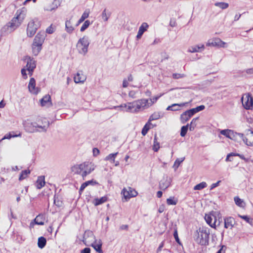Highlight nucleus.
<instances>
[{
	"instance_id": "nucleus-2",
	"label": "nucleus",
	"mask_w": 253,
	"mask_h": 253,
	"mask_svg": "<svg viewBox=\"0 0 253 253\" xmlns=\"http://www.w3.org/2000/svg\"><path fill=\"white\" fill-rule=\"evenodd\" d=\"M210 231L211 229L208 227H200L194 234L195 241L202 246L209 245Z\"/></svg>"
},
{
	"instance_id": "nucleus-51",
	"label": "nucleus",
	"mask_w": 253,
	"mask_h": 253,
	"mask_svg": "<svg viewBox=\"0 0 253 253\" xmlns=\"http://www.w3.org/2000/svg\"><path fill=\"white\" fill-rule=\"evenodd\" d=\"M173 237L175 240V241L179 244L181 245V243L178 238V232L177 229H175L173 233Z\"/></svg>"
},
{
	"instance_id": "nucleus-19",
	"label": "nucleus",
	"mask_w": 253,
	"mask_h": 253,
	"mask_svg": "<svg viewBox=\"0 0 253 253\" xmlns=\"http://www.w3.org/2000/svg\"><path fill=\"white\" fill-rule=\"evenodd\" d=\"M28 88L30 92L35 94L38 93V88L37 89H36V81L34 78H32L30 79Z\"/></svg>"
},
{
	"instance_id": "nucleus-56",
	"label": "nucleus",
	"mask_w": 253,
	"mask_h": 253,
	"mask_svg": "<svg viewBox=\"0 0 253 253\" xmlns=\"http://www.w3.org/2000/svg\"><path fill=\"white\" fill-rule=\"evenodd\" d=\"M54 204L58 207H61L62 205V202L59 200H56V199L55 198V197H54Z\"/></svg>"
},
{
	"instance_id": "nucleus-8",
	"label": "nucleus",
	"mask_w": 253,
	"mask_h": 253,
	"mask_svg": "<svg viewBox=\"0 0 253 253\" xmlns=\"http://www.w3.org/2000/svg\"><path fill=\"white\" fill-rule=\"evenodd\" d=\"M226 43L219 38H214L208 40L207 46L217 47H224Z\"/></svg>"
},
{
	"instance_id": "nucleus-21",
	"label": "nucleus",
	"mask_w": 253,
	"mask_h": 253,
	"mask_svg": "<svg viewBox=\"0 0 253 253\" xmlns=\"http://www.w3.org/2000/svg\"><path fill=\"white\" fill-rule=\"evenodd\" d=\"M205 48L204 44L197 45L195 46H191L189 48L188 51L189 52H201L202 50Z\"/></svg>"
},
{
	"instance_id": "nucleus-28",
	"label": "nucleus",
	"mask_w": 253,
	"mask_h": 253,
	"mask_svg": "<svg viewBox=\"0 0 253 253\" xmlns=\"http://www.w3.org/2000/svg\"><path fill=\"white\" fill-rule=\"evenodd\" d=\"M107 200V197L106 196L102 197L100 198H95L94 200L93 204L94 206H97L105 203Z\"/></svg>"
},
{
	"instance_id": "nucleus-22",
	"label": "nucleus",
	"mask_w": 253,
	"mask_h": 253,
	"mask_svg": "<svg viewBox=\"0 0 253 253\" xmlns=\"http://www.w3.org/2000/svg\"><path fill=\"white\" fill-rule=\"evenodd\" d=\"M72 24L73 23L72 22L71 19L66 20L65 22V30L69 34L72 33L75 30V28L73 26Z\"/></svg>"
},
{
	"instance_id": "nucleus-38",
	"label": "nucleus",
	"mask_w": 253,
	"mask_h": 253,
	"mask_svg": "<svg viewBox=\"0 0 253 253\" xmlns=\"http://www.w3.org/2000/svg\"><path fill=\"white\" fill-rule=\"evenodd\" d=\"M207 186V184L205 182H202L197 185L194 187V190H201Z\"/></svg>"
},
{
	"instance_id": "nucleus-63",
	"label": "nucleus",
	"mask_w": 253,
	"mask_h": 253,
	"mask_svg": "<svg viewBox=\"0 0 253 253\" xmlns=\"http://www.w3.org/2000/svg\"><path fill=\"white\" fill-rule=\"evenodd\" d=\"M93 155L94 156H97L99 154V150L96 148H94L93 149Z\"/></svg>"
},
{
	"instance_id": "nucleus-31",
	"label": "nucleus",
	"mask_w": 253,
	"mask_h": 253,
	"mask_svg": "<svg viewBox=\"0 0 253 253\" xmlns=\"http://www.w3.org/2000/svg\"><path fill=\"white\" fill-rule=\"evenodd\" d=\"M85 165L84 164H80L79 165L75 166L72 168V171L75 173L80 174L82 171L84 169Z\"/></svg>"
},
{
	"instance_id": "nucleus-36",
	"label": "nucleus",
	"mask_w": 253,
	"mask_h": 253,
	"mask_svg": "<svg viewBox=\"0 0 253 253\" xmlns=\"http://www.w3.org/2000/svg\"><path fill=\"white\" fill-rule=\"evenodd\" d=\"M239 137L240 138H241L243 141L248 146H252V143L251 141H248V138H247L244 136V135L243 133H238L237 132V137Z\"/></svg>"
},
{
	"instance_id": "nucleus-32",
	"label": "nucleus",
	"mask_w": 253,
	"mask_h": 253,
	"mask_svg": "<svg viewBox=\"0 0 253 253\" xmlns=\"http://www.w3.org/2000/svg\"><path fill=\"white\" fill-rule=\"evenodd\" d=\"M152 124L148 121L143 126L141 130V133L142 135L145 136L148 132V130L150 128V126Z\"/></svg>"
},
{
	"instance_id": "nucleus-41",
	"label": "nucleus",
	"mask_w": 253,
	"mask_h": 253,
	"mask_svg": "<svg viewBox=\"0 0 253 253\" xmlns=\"http://www.w3.org/2000/svg\"><path fill=\"white\" fill-rule=\"evenodd\" d=\"M184 157L177 159L174 162L173 168L176 170L178 168L180 164L184 160Z\"/></svg>"
},
{
	"instance_id": "nucleus-37",
	"label": "nucleus",
	"mask_w": 253,
	"mask_h": 253,
	"mask_svg": "<svg viewBox=\"0 0 253 253\" xmlns=\"http://www.w3.org/2000/svg\"><path fill=\"white\" fill-rule=\"evenodd\" d=\"M30 172L31 171L29 169L22 170L19 175V180L21 181L24 179Z\"/></svg>"
},
{
	"instance_id": "nucleus-29",
	"label": "nucleus",
	"mask_w": 253,
	"mask_h": 253,
	"mask_svg": "<svg viewBox=\"0 0 253 253\" xmlns=\"http://www.w3.org/2000/svg\"><path fill=\"white\" fill-rule=\"evenodd\" d=\"M118 154V152L110 154L104 158V160L110 161L112 163H114L115 162V158Z\"/></svg>"
},
{
	"instance_id": "nucleus-15",
	"label": "nucleus",
	"mask_w": 253,
	"mask_h": 253,
	"mask_svg": "<svg viewBox=\"0 0 253 253\" xmlns=\"http://www.w3.org/2000/svg\"><path fill=\"white\" fill-rule=\"evenodd\" d=\"M41 105L42 106L50 107L52 106V102L51 100V97L49 94H46L40 100Z\"/></svg>"
},
{
	"instance_id": "nucleus-54",
	"label": "nucleus",
	"mask_w": 253,
	"mask_h": 253,
	"mask_svg": "<svg viewBox=\"0 0 253 253\" xmlns=\"http://www.w3.org/2000/svg\"><path fill=\"white\" fill-rule=\"evenodd\" d=\"M27 71V70L26 69V68H23L21 69V74L22 75V77L24 79H26L28 77H27V73H26V71Z\"/></svg>"
},
{
	"instance_id": "nucleus-11",
	"label": "nucleus",
	"mask_w": 253,
	"mask_h": 253,
	"mask_svg": "<svg viewBox=\"0 0 253 253\" xmlns=\"http://www.w3.org/2000/svg\"><path fill=\"white\" fill-rule=\"evenodd\" d=\"M235 223V220L233 217L228 216L224 218V227L225 228L232 229Z\"/></svg>"
},
{
	"instance_id": "nucleus-25",
	"label": "nucleus",
	"mask_w": 253,
	"mask_h": 253,
	"mask_svg": "<svg viewBox=\"0 0 253 253\" xmlns=\"http://www.w3.org/2000/svg\"><path fill=\"white\" fill-rule=\"evenodd\" d=\"M74 79V82L76 83H81L84 82V81L85 80V78L83 74H81L79 72H78L75 76Z\"/></svg>"
},
{
	"instance_id": "nucleus-27",
	"label": "nucleus",
	"mask_w": 253,
	"mask_h": 253,
	"mask_svg": "<svg viewBox=\"0 0 253 253\" xmlns=\"http://www.w3.org/2000/svg\"><path fill=\"white\" fill-rule=\"evenodd\" d=\"M170 185V181L168 180H161L159 183V188L161 190H165Z\"/></svg>"
},
{
	"instance_id": "nucleus-45",
	"label": "nucleus",
	"mask_w": 253,
	"mask_h": 253,
	"mask_svg": "<svg viewBox=\"0 0 253 253\" xmlns=\"http://www.w3.org/2000/svg\"><path fill=\"white\" fill-rule=\"evenodd\" d=\"M188 126H183L181 127L180 130V135L182 137H184L188 131Z\"/></svg>"
},
{
	"instance_id": "nucleus-40",
	"label": "nucleus",
	"mask_w": 253,
	"mask_h": 253,
	"mask_svg": "<svg viewBox=\"0 0 253 253\" xmlns=\"http://www.w3.org/2000/svg\"><path fill=\"white\" fill-rule=\"evenodd\" d=\"M214 5L222 9H226L229 6L228 3L224 2H217L215 3Z\"/></svg>"
},
{
	"instance_id": "nucleus-34",
	"label": "nucleus",
	"mask_w": 253,
	"mask_h": 253,
	"mask_svg": "<svg viewBox=\"0 0 253 253\" xmlns=\"http://www.w3.org/2000/svg\"><path fill=\"white\" fill-rule=\"evenodd\" d=\"M22 135L21 133L20 132L18 134H16L15 133V132L11 131L9 132L8 133L4 135L3 137V139H9L13 137H21Z\"/></svg>"
},
{
	"instance_id": "nucleus-16",
	"label": "nucleus",
	"mask_w": 253,
	"mask_h": 253,
	"mask_svg": "<svg viewBox=\"0 0 253 253\" xmlns=\"http://www.w3.org/2000/svg\"><path fill=\"white\" fill-rule=\"evenodd\" d=\"M61 4L60 0H54L53 1L44 7V10L52 11L56 9Z\"/></svg>"
},
{
	"instance_id": "nucleus-55",
	"label": "nucleus",
	"mask_w": 253,
	"mask_h": 253,
	"mask_svg": "<svg viewBox=\"0 0 253 253\" xmlns=\"http://www.w3.org/2000/svg\"><path fill=\"white\" fill-rule=\"evenodd\" d=\"M106 11V9H105L102 13V18L104 21H107L109 18V17L107 15Z\"/></svg>"
},
{
	"instance_id": "nucleus-50",
	"label": "nucleus",
	"mask_w": 253,
	"mask_h": 253,
	"mask_svg": "<svg viewBox=\"0 0 253 253\" xmlns=\"http://www.w3.org/2000/svg\"><path fill=\"white\" fill-rule=\"evenodd\" d=\"M205 108V106L203 105H202L197 106L196 108H192V110L194 111V113L196 114L197 112H199L203 110Z\"/></svg>"
},
{
	"instance_id": "nucleus-17",
	"label": "nucleus",
	"mask_w": 253,
	"mask_h": 253,
	"mask_svg": "<svg viewBox=\"0 0 253 253\" xmlns=\"http://www.w3.org/2000/svg\"><path fill=\"white\" fill-rule=\"evenodd\" d=\"M149 27L148 24L146 22H143L140 27L139 28L138 32L136 36V39L137 40L140 39L144 33L147 31Z\"/></svg>"
},
{
	"instance_id": "nucleus-23",
	"label": "nucleus",
	"mask_w": 253,
	"mask_h": 253,
	"mask_svg": "<svg viewBox=\"0 0 253 253\" xmlns=\"http://www.w3.org/2000/svg\"><path fill=\"white\" fill-rule=\"evenodd\" d=\"M242 103L244 108L247 110H249L253 106V99L251 97L248 96L247 100L245 102L243 101Z\"/></svg>"
},
{
	"instance_id": "nucleus-43",
	"label": "nucleus",
	"mask_w": 253,
	"mask_h": 253,
	"mask_svg": "<svg viewBox=\"0 0 253 253\" xmlns=\"http://www.w3.org/2000/svg\"><path fill=\"white\" fill-rule=\"evenodd\" d=\"M167 203L169 205H175L177 203V200H175L174 197H169L167 199Z\"/></svg>"
},
{
	"instance_id": "nucleus-47",
	"label": "nucleus",
	"mask_w": 253,
	"mask_h": 253,
	"mask_svg": "<svg viewBox=\"0 0 253 253\" xmlns=\"http://www.w3.org/2000/svg\"><path fill=\"white\" fill-rule=\"evenodd\" d=\"M161 96V95L160 96H155L152 99H150V102H148L149 100H148L147 107L151 106L154 102H156Z\"/></svg>"
},
{
	"instance_id": "nucleus-30",
	"label": "nucleus",
	"mask_w": 253,
	"mask_h": 253,
	"mask_svg": "<svg viewBox=\"0 0 253 253\" xmlns=\"http://www.w3.org/2000/svg\"><path fill=\"white\" fill-rule=\"evenodd\" d=\"M46 244V240L43 237H40L38 238V246L40 249L43 248Z\"/></svg>"
},
{
	"instance_id": "nucleus-9",
	"label": "nucleus",
	"mask_w": 253,
	"mask_h": 253,
	"mask_svg": "<svg viewBox=\"0 0 253 253\" xmlns=\"http://www.w3.org/2000/svg\"><path fill=\"white\" fill-rule=\"evenodd\" d=\"M211 213L210 214H206L205 219L207 223L211 227L215 228L217 223V219L215 216L216 212Z\"/></svg>"
},
{
	"instance_id": "nucleus-64",
	"label": "nucleus",
	"mask_w": 253,
	"mask_h": 253,
	"mask_svg": "<svg viewBox=\"0 0 253 253\" xmlns=\"http://www.w3.org/2000/svg\"><path fill=\"white\" fill-rule=\"evenodd\" d=\"M81 253H90V249L89 248H85L81 251Z\"/></svg>"
},
{
	"instance_id": "nucleus-24",
	"label": "nucleus",
	"mask_w": 253,
	"mask_h": 253,
	"mask_svg": "<svg viewBox=\"0 0 253 253\" xmlns=\"http://www.w3.org/2000/svg\"><path fill=\"white\" fill-rule=\"evenodd\" d=\"M90 13V10L89 9H86L84 10V12L82 14L81 17L76 24V26H78L79 24L82 23L86 18L89 16Z\"/></svg>"
},
{
	"instance_id": "nucleus-62",
	"label": "nucleus",
	"mask_w": 253,
	"mask_h": 253,
	"mask_svg": "<svg viewBox=\"0 0 253 253\" xmlns=\"http://www.w3.org/2000/svg\"><path fill=\"white\" fill-rule=\"evenodd\" d=\"M176 21L174 19H170V22H169V25L171 27H174L176 26Z\"/></svg>"
},
{
	"instance_id": "nucleus-39",
	"label": "nucleus",
	"mask_w": 253,
	"mask_h": 253,
	"mask_svg": "<svg viewBox=\"0 0 253 253\" xmlns=\"http://www.w3.org/2000/svg\"><path fill=\"white\" fill-rule=\"evenodd\" d=\"M220 134L224 135L226 137L229 138L231 136V134H232V130L230 129H222L220 131Z\"/></svg>"
},
{
	"instance_id": "nucleus-33",
	"label": "nucleus",
	"mask_w": 253,
	"mask_h": 253,
	"mask_svg": "<svg viewBox=\"0 0 253 253\" xmlns=\"http://www.w3.org/2000/svg\"><path fill=\"white\" fill-rule=\"evenodd\" d=\"M98 183L93 179L85 181L81 185V189H84L87 186L89 185H94Z\"/></svg>"
},
{
	"instance_id": "nucleus-3",
	"label": "nucleus",
	"mask_w": 253,
	"mask_h": 253,
	"mask_svg": "<svg viewBox=\"0 0 253 253\" xmlns=\"http://www.w3.org/2000/svg\"><path fill=\"white\" fill-rule=\"evenodd\" d=\"M44 39L43 33L39 32L35 36L32 44V51L35 56H37L42 50Z\"/></svg>"
},
{
	"instance_id": "nucleus-12",
	"label": "nucleus",
	"mask_w": 253,
	"mask_h": 253,
	"mask_svg": "<svg viewBox=\"0 0 253 253\" xmlns=\"http://www.w3.org/2000/svg\"><path fill=\"white\" fill-rule=\"evenodd\" d=\"M98 253H103L102 249V243L101 240L95 239L90 245Z\"/></svg>"
},
{
	"instance_id": "nucleus-61",
	"label": "nucleus",
	"mask_w": 253,
	"mask_h": 253,
	"mask_svg": "<svg viewBox=\"0 0 253 253\" xmlns=\"http://www.w3.org/2000/svg\"><path fill=\"white\" fill-rule=\"evenodd\" d=\"M40 217V215H38L36 217V218L35 219V222L38 225H42L44 224V222L43 221H39V218Z\"/></svg>"
},
{
	"instance_id": "nucleus-26",
	"label": "nucleus",
	"mask_w": 253,
	"mask_h": 253,
	"mask_svg": "<svg viewBox=\"0 0 253 253\" xmlns=\"http://www.w3.org/2000/svg\"><path fill=\"white\" fill-rule=\"evenodd\" d=\"M45 185V180L44 176H39L37 180V188L41 189Z\"/></svg>"
},
{
	"instance_id": "nucleus-58",
	"label": "nucleus",
	"mask_w": 253,
	"mask_h": 253,
	"mask_svg": "<svg viewBox=\"0 0 253 253\" xmlns=\"http://www.w3.org/2000/svg\"><path fill=\"white\" fill-rule=\"evenodd\" d=\"M93 170V169H92V170ZM91 171V169H90L89 170L87 171L86 170H85L84 171H83V172L81 173V175L82 176V177L83 178H84V177H85L87 175H88V174H89Z\"/></svg>"
},
{
	"instance_id": "nucleus-18",
	"label": "nucleus",
	"mask_w": 253,
	"mask_h": 253,
	"mask_svg": "<svg viewBox=\"0 0 253 253\" xmlns=\"http://www.w3.org/2000/svg\"><path fill=\"white\" fill-rule=\"evenodd\" d=\"M187 103H174L171 105L169 106L166 110L168 111H176L180 110L181 107L185 105Z\"/></svg>"
},
{
	"instance_id": "nucleus-53",
	"label": "nucleus",
	"mask_w": 253,
	"mask_h": 253,
	"mask_svg": "<svg viewBox=\"0 0 253 253\" xmlns=\"http://www.w3.org/2000/svg\"><path fill=\"white\" fill-rule=\"evenodd\" d=\"M239 217H240L241 218L245 220L247 223H250L251 218L248 215H239Z\"/></svg>"
},
{
	"instance_id": "nucleus-10",
	"label": "nucleus",
	"mask_w": 253,
	"mask_h": 253,
	"mask_svg": "<svg viewBox=\"0 0 253 253\" xmlns=\"http://www.w3.org/2000/svg\"><path fill=\"white\" fill-rule=\"evenodd\" d=\"M195 114L192 109L188 110L180 115V120L182 124L187 122Z\"/></svg>"
},
{
	"instance_id": "nucleus-1",
	"label": "nucleus",
	"mask_w": 253,
	"mask_h": 253,
	"mask_svg": "<svg viewBox=\"0 0 253 253\" xmlns=\"http://www.w3.org/2000/svg\"><path fill=\"white\" fill-rule=\"evenodd\" d=\"M26 13L27 9L25 7L18 9L14 17L1 29L0 35H6L18 28L25 18Z\"/></svg>"
},
{
	"instance_id": "nucleus-42",
	"label": "nucleus",
	"mask_w": 253,
	"mask_h": 253,
	"mask_svg": "<svg viewBox=\"0 0 253 253\" xmlns=\"http://www.w3.org/2000/svg\"><path fill=\"white\" fill-rule=\"evenodd\" d=\"M160 117L161 115L160 113L155 112L150 116L148 121L150 122L152 121L158 120L160 118Z\"/></svg>"
},
{
	"instance_id": "nucleus-52",
	"label": "nucleus",
	"mask_w": 253,
	"mask_h": 253,
	"mask_svg": "<svg viewBox=\"0 0 253 253\" xmlns=\"http://www.w3.org/2000/svg\"><path fill=\"white\" fill-rule=\"evenodd\" d=\"M185 76L183 74L173 73L172 78L174 79H178L184 77Z\"/></svg>"
},
{
	"instance_id": "nucleus-7",
	"label": "nucleus",
	"mask_w": 253,
	"mask_h": 253,
	"mask_svg": "<svg viewBox=\"0 0 253 253\" xmlns=\"http://www.w3.org/2000/svg\"><path fill=\"white\" fill-rule=\"evenodd\" d=\"M23 126L24 130L28 133H34L35 132H41L38 129L34 128V126L33 125V122L30 119L24 120L22 123Z\"/></svg>"
},
{
	"instance_id": "nucleus-46",
	"label": "nucleus",
	"mask_w": 253,
	"mask_h": 253,
	"mask_svg": "<svg viewBox=\"0 0 253 253\" xmlns=\"http://www.w3.org/2000/svg\"><path fill=\"white\" fill-rule=\"evenodd\" d=\"M128 191L129 192V194H130V196L129 197H130V198H131V197H135L138 194V193H137L136 191H135L133 189H132L130 187H128Z\"/></svg>"
},
{
	"instance_id": "nucleus-13",
	"label": "nucleus",
	"mask_w": 253,
	"mask_h": 253,
	"mask_svg": "<svg viewBox=\"0 0 253 253\" xmlns=\"http://www.w3.org/2000/svg\"><path fill=\"white\" fill-rule=\"evenodd\" d=\"M44 124L45 125H41L36 122H33V125L35 126H34V128L36 129H37L38 128H40L41 132H46L47 131V129L50 125L49 122L46 119H44Z\"/></svg>"
},
{
	"instance_id": "nucleus-6",
	"label": "nucleus",
	"mask_w": 253,
	"mask_h": 253,
	"mask_svg": "<svg viewBox=\"0 0 253 253\" xmlns=\"http://www.w3.org/2000/svg\"><path fill=\"white\" fill-rule=\"evenodd\" d=\"M40 24L38 19H35L30 21L27 28V35L29 37H32L40 28Z\"/></svg>"
},
{
	"instance_id": "nucleus-49",
	"label": "nucleus",
	"mask_w": 253,
	"mask_h": 253,
	"mask_svg": "<svg viewBox=\"0 0 253 253\" xmlns=\"http://www.w3.org/2000/svg\"><path fill=\"white\" fill-rule=\"evenodd\" d=\"M87 236L88 237L92 238L93 239H95V236L94 235L93 232L91 231H86L84 233V239H85V237Z\"/></svg>"
},
{
	"instance_id": "nucleus-5",
	"label": "nucleus",
	"mask_w": 253,
	"mask_h": 253,
	"mask_svg": "<svg viewBox=\"0 0 253 253\" xmlns=\"http://www.w3.org/2000/svg\"><path fill=\"white\" fill-rule=\"evenodd\" d=\"M89 43L88 37L84 36L82 38H81L77 43V47L79 53L85 55L87 52Z\"/></svg>"
},
{
	"instance_id": "nucleus-48",
	"label": "nucleus",
	"mask_w": 253,
	"mask_h": 253,
	"mask_svg": "<svg viewBox=\"0 0 253 253\" xmlns=\"http://www.w3.org/2000/svg\"><path fill=\"white\" fill-rule=\"evenodd\" d=\"M122 193L123 194V195L125 198V199L127 201L128 200V199H129L130 198V194H129V192L128 190H127L125 188H124L123 190H122Z\"/></svg>"
},
{
	"instance_id": "nucleus-20",
	"label": "nucleus",
	"mask_w": 253,
	"mask_h": 253,
	"mask_svg": "<svg viewBox=\"0 0 253 253\" xmlns=\"http://www.w3.org/2000/svg\"><path fill=\"white\" fill-rule=\"evenodd\" d=\"M233 156H238L241 159L245 160V162H248L249 160V159H246L243 155H241V154H240L237 153H230L227 155L225 161L226 162H232V160L230 159V158L231 157H233Z\"/></svg>"
},
{
	"instance_id": "nucleus-60",
	"label": "nucleus",
	"mask_w": 253,
	"mask_h": 253,
	"mask_svg": "<svg viewBox=\"0 0 253 253\" xmlns=\"http://www.w3.org/2000/svg\"><path fill=\"white\" fill-rule=\"evenodd\" d=\"M46 32L47 33L49 34H51L54 32V30L52 27V25H50L46 29Z\"/></svg>"
},
{
	"instance_id": "nucleus-59",
	"label": "nucleus",
	"mask_w": 253,
	"mask_h": 253,
	"mask_svg": "<svg viewBox=\"0 0 253 253\" xmlns=\"http://www.w3.org/2000/svg\"><path fill=\"white\" fill-rule=\"evenodd\" d=\"M231 134V136L229 137V139L235 140L237 137V132H234L233 130H232V134Z\"/></svg>"
},
{
	"instance_id": "nucleus-57",
	"label": "nucleus",
	"mask_w": 253,
	"mask_h": 253,
	"mask_svg": "<svg viewBox=\"0 0 253 253\" xmlns=\"http://www.w3.org/2000/svg\"><path fill=\"white\" fill-rule=\"evenodd\" d=\"M156 139V137H155V139H154V147H153V150L155 152H157L158 151V150L159 149V148H160V146H159V143H157L156 144H155V140Z\"/></svg>"
},
{
	"instance_id": "nucleus-44",
	"label": "nucleus",
	"mask_w": 253,
	"mask_h": 253,
	"mask_svg": "<svg viewBox=\"0 0 253 253\" xmlns=\"http://www.w3.org/2000/svg\"><path fill=\"white\" fill-rule=\"evenodd\" d=\"M90 22L89 20H87L85 21L84 23L83 24L81 28L80 31L81 32H84L85 31L90 25Z\"/></svg>"
},
{
	"instance_id": "nucleus-4",
	"label": "nucleus",
	"mask_w": 253,
	"mask_h": 253,
	"mask_svg": "<svg viewBox=\"0 0 253 253\" xmlns=\"http://www.w3.org/2000/svg\"><path fill=\"white\" fill-rule=\"evenodd\" d=\"M148 99H142L128 103V105L125 104V107L127 108L126 111L131 112H137L139 111L141 108H144L147 106Z\"/></svg>"
},
{
	"instance_id": "nucleus-35",
	"label": "nucleus",
	"mask_w": 253,
	"mask_h": 253,
	"mask_svg": "<svg viewBox=\"0 0 253 253\" xmlns=\"http://www.w3.org/2000/svg\"><path fill=\"white\" fill-rule=\"evenodd\" d=\"M234 202L237 206L239 207L243 208L245 206V203L244 201L240 199L239 197L236 196L234 198Z\"/></svg>"
},
{
	"instance_id": "nucleus-14",
	"label": "nucleus",
	"mask_w": 253,
	"mask_h": 253,
	"mask_svg": "<svg viewBox=\"0 0 253 253\" xmlns=\"http://www.w3.org/2000/svg\"><path fill=\"white\" fill-rule=\"evenodd\" d=\"M36 67V64L35 61L33 58L28 57L27 59L26 65L24 67L27 70L31 71H34V69Z\"/></svg>"
}]
</instances>
